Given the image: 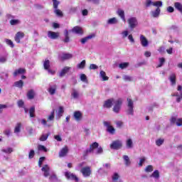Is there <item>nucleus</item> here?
Here are the masks:
<instances>
[{
	"label": "nucleus",
	"mask_w": 182,
	"mask_h": 182,
	"mask_svg": "<svg viewBox=\"0 0 182 182\" xmlns=\"http://www.w3.org/2000/svg\"><path fill=\"white\" fill-rule=\"evenodd\" d=\"M71 96L75 100L79 99L80 97V93L79 92V90L73 88L71 92Z\"/></svg>",
	"instance_id": "6ab92c4d"
},
{
	"label": "nucleus",
	"mask_w": 182,
	"mask_h": 182,
	"mask_svg": "<svg viewBox=\"0 0 182 182\" xmlns=\"http://www.w3.org/2000/svg\"><path fill=\"white\" fill-rule=\"evenodd\" d=\"M48 36L50 38V39H57L59 37V33L48 31Z\"/></svg>",
	"instance_id": "412c9836"
},
{
	"label": "nucleus",
	"mask_w": 182,
	"mask_h": 182,
	"mask_svg": "<svg viewBox=\"0 0 182 182\" xmlns=\"http://www.w3.org/2000/svg\"><path fill=\"white\" fill-rule=\"evenodd\" d=\"M4 134H6V136H11V129H6L4 132Z\"/></svg>",
	"instance_id": "774afa93"
},
{
	"label": "nucleus",
	"mask_w": 182,
	"mask_h": 182,
	"mask_svg": "<svg viewBox=\"0 0 182 182\" xmlns=\"http://www.w3.org/2000/svg\"><path fill=\"white\" fill-rule=\"evenodd\" d=\"M80 79L81 82H83L84 83H89V80H87V77L85 74H81L80 75Z\"/></svg>",
	"instance_id": "e433bc0d"
},
{
	"label": "nucleus",
	"mask_w": 182,
	"mask_h": 182,
	"mask_svg": "<svg viewBox=\"0 0 182 182\" xmlns=\"http://www.w3.org/2000/svg\"><path fill=\"white\" fill-rule=\"evenodd\" d=\"M177 90L178 92L172 93L171 96L176 97V102L179 103V102H181L182 100V86L178 85Z\"/></svg>",
	"instance_id": "20e7f679"
},
{
	"label": "nucleus",
	"mask_w": 182,
	"mask_h": 182,
	"mask_svg": "<svg viewBox=\"0 0 182 182\" xmlns=\"http://www.w3.org/2000/svg\"><path fill=\"white\" fill-rule=\"evenodd\" d=\"M73 117L76 122H80V120H82V112L76 111L74 112Z\"/></svg>",
	"instance_id": "5701e85b"
},
{
	"label": "nucleus",
	"mask_w": 182,
	"mask_h": 182,
	"mask_svg": "<svg viewBox=\"0 0 182 182\" xmlns=\"http://www.w3.org/2000/svg\"><path fill=\"white\" fill-rule=\"evenodd\" d=\"M92 38H95V35L92 34V35L87 36V37L82 38L80 40V42L81 43H82V45H85V43H86V42H87L89 39H92Z\"/></svg>",
	"instance_id": "c756f323"
},
{
	"label": "nucleus",
	"mask_w": 182,
	"mask_h": 182,
	"mask_svg": "<svg viewBox=\"0 0 182 182\" xmlns=\"http://www.w3.org/2000/svg\"><path fill=\"white\" fill-rule=\"evenodd\" d=\"M166 62V59L164 58H159V65H157L156 68H161L164 65V63Z\"/></svg>",
	"instance_id": "603ef678"
},
{
	"label": "nucleus",
	"mask_w": 182,
	"mask_h": 182,
	"mask_svg": "<svg viewBox=\"0 0 182 182\" xmlns=\"http://www.w3.org/2000/svg\"><path fill=\"white\" fill-rule=\"evenodd\" d=\"M64 174L67 180H74V181L76 182L79 181V178H77L76 175L70 173V171H66Z\"/></svg>",
	"instance_id": "1a4fd4ad"
},
{
	"label": "nucleus",
	"mask_w": 182,
	"mask_h": 182,
	"mask_svg": "<svg viewBox=\"0 0 182 182\" xmlns=\"http://www.w3.org/2000/svg\"><path fill=\"white\" fill-rule=\"evenodd\" d=\"M59 58L61 59V60H68V59H72V58H73V55L70 53H62L59 55Z\"/></svg>",
	"instance_id": "a211bd4d"
},
{
	"label": "nucleus",
	"mask_w": 182,
	"mask_h": 182,
	"mask_svg": "<svg viewBox=\"0 0 182 182\" xmlns=\"http://www.w3.org/2000/svg\"><path fill=\"white\" fill-rule=\"evenodd\" d=\"M27 97L30 100L33 99V97H35V91L33 90H30L27 93Z\"/></svg>",
	"instance_id": "c9c22d12"
},
{
	"label": "nucleus",
	"mask_w": 182,
	"mask_h": 182,
	"mask_svg": "<svg viewBox=\"0 0 182 182\" xmlns=\"http://www.w3.org/2000/svg\"><path fill=\"white\" fill-rule=\"evenodd\" d=\"M1 151L3 153H6V154H11V153H12V151H14V149L11 147H8L6 149H2Z\"/></svg>",
	"instance_id": "58836bf2"
},
{
	"label": "nucleus",
	"mask_w": 182,
	"mask_h": 182,
	"mask_svg": "<svg viewBox=\"0 0 182 182\" xmlns=\"http://www.w3.org/2000/svg\"><path fill=\"white\" fill-rule=\"evenodd\" d=\"M177 116L171 117L170 119V122L171 124H176L177 123Z\"/></svg>",
	"instance_id": "6e6d98bb"
},
{
	"label": "nucleus",
	"mask_w": 182,
	"mask_h": 182,
	"mask_svg": "<svg viewBox=\"0 0 182 182\" xmlns=\"http://www.w3.org/2000/svg\"><path fill=\"white\" fill-rule=\"evenodd\" d=\"M128 39L131 43H134V38H133V35L130 34L128 36Z\"/></svg>",
	"instance_id": "69168bd1"
},
{
	"label": "nucleus",
	"mask_w": 182,
	"mask_h": 182,
	"mask_svg": "<svg viewBox=\"0 0 182 182\" xmlns=\"http://www.w3.org/2000/svg\"><path fill=\"white\" fill-rule=\"evenodd\" d=\"M160 8H156V10L151 11V15L153 16V18H159L160 16Z\"/></svg>",
	"instance_id": "393cba45"
},
{
	"label": "nucleus",
	"mask_w": 182,
	"mask_h": 182,
	"mask_svg": "<svg viewBox=\"0 0 182 182\" xmlns=\"http://www.w3.org/2000/svg\"><path fill=\"white\" fill-rule=\"evenodd\" d=\"M43 68L45 70H47L49 75H55V71L50 70V61L49 60H45L43 62Z\"/></svg>",
	"instance_id": "6e6552de"
},
{
	"label": "nucleus",
	"mask_w": 182,
	"mask_h": 182,
	"mask_svg": "<svg viewBox=\"0 0 182 182\" xmlns=\"http://www.w3.org/2000/svg\"><path fill=\"white\" fill-rule=\"evenodd\" d=\"M14 86L16 87H18L19 89H22V87H23V81L22 80H20L19 81L15 82Z\"/></svg>",
	"instance_id": "72a5a7b5"
},
{
	"label": "nucleus",
	"mask_w": 182,
	"mask_h": 182,
	"mask_svg": "<svg viewBox=\"0 0 182 182\" xmlns=\"http://www.w3.org/2000/svg\"><path fill=\"white\" fill-rule=\"evenodd\" d=\"M121 35L122 36V38L124 39V38H127L129 36V31H124L122 32Z\"/></svg>",
	"instance_id": "680f3d73"
},
{
	"label": "nucleus",
	"mask_w": 182,
	"mask_h": 182,
	"mask_svg": "<svg viewBox=\"0 0 182 182\" xmlns=\"http://www.w3.org/2000/svg\"><path fill=\"white\" fill-rule=\"evenodd\" d=\"M103 124L105 127L107 129V132L109 133V134H114L116 133V129L113 126H112V123L109 121H104Z\"/></svg>",
	"instance_id": "39448f33"
},
{
	"label": "nucleus",
	"mask_w": 182,
	"mask_h": 182,
	"mask_svg": "<svg viewBox=\"0 0 182 182\" xmlns=\"http://www.w3.org/2000/svg\"><path fill=\"white\" fill-rule=\"evenodd\" d=\"M49 133L43 134L39 139L40 141H46V140H48V137H49Z\"/></svg>",
	"instance_id": "4c0bfd02"
},
{
	"label": "nucleus",
	"mask_w": 182,
	"mask_h": 182,
	"mask_svg": "<svg viewBox=\"0 0 182 182\" xmlns=\"http://www.w3.org/2000/svg\"><path fill=\"white\" fill-rule=\"evenodd\" d=\"M154 6H156L157 8H161V6H163V2L161 1H154Z\"/></svg>",
	"instance_id": "3c124183"
},
{
	"label": "nucleus",
	"mask_w": 182,
	"mask_h": 182,
	"mask_svg": "<svg viewBox=\"0 0 182 182\" xmlns=\"http://www.w3.org/2000/svg\"><path fill=\"white\" fill-rule=\"evenodd\" d=\"M144 5L146 8H150V6H154V1L151 0H146L144 2Z\"/></svg>",
	"instance_id": "f704fd0d"
},
{
	"label": "nucleus",
	"mask_w": 182,
	"mask_h": 182,
	"mask_svg": "<svg viewBox=\"0 0 182 182\" xmlns=\"http://www.w3.org/2000/svg\"><path fill=\"white\" fill-rule=\"evenodd\" d=\"M25 36V33H23V32L18 31L15 37H14V40L17 43H21V39H23Z\"/></svg>",
	"instance_id": "ddd939ff"
},
{
	"label": "nucleus",
	"mask_w": 182,
	"mask_h": 182,
	"mask_svg": "<svg viewBox=\"0 0 182 182\" xmlns=\"http://www.w3.org/2000/svg\"><path fill=\"white\" fill-rule=\"evenodd\" d=\"M117 14L121 19L123 21V22H126V17L124 16V11L122 10L121 9H119L117 11Z\"/></svg>",
	"instance_id": "b1692460"
},
{
	"label": "nucleus",
	"mask_w": 182,
	"mask_h": 182,
	"mask_svg": "<svg viewBox=\"0 0 182 182\" xmlns=\"http://www.w3.org/2000/svg\"><path fill=\"white\" fill-rule=\"evenodd\" d=\"M19 23H21V21L18 19H12L10 21V24L12 26L19 25Z\"/></svg>",
	"instance_id": "09e8293b"
},
{
	"label": "nucleus",
	"mask_w": 182,
	"mask_h": 182,
	"mask_svg": "<svg viewBox=\"0 0 182 182\" xmlns=\"http://www.w3.org/2000/svg\"><path fill=\"white\" fill-rule=\"evenodd\" d=\"M156 145L158 146V147H160V146H162V144H164V139L159 138L156 140Z\"/></svg>",
	"instance_id": "a19ab883"
},
{
	"label": "nucleus",
	"mask_w": 182,
	"mask_h": 182,
	"mask_svg": "<svg viewBox=\"0 0 182 182\" xmlns=\"http://www.w3.org/2000/svg\"><path fill=\"white\" fill-rule=\"evenodd\" d=\"M72 32L73 33H76L77 35H83V30L80 26H75L72 29Z\"/></svg>",
	"instance_id": "aec40b11"
},
{
	"label": "nucleus",
	"mask_w": 182,
	"mask_h": 182,
	"mask_svg": "<svg viewBox=\"0 0 182 182\" xmlns=\"http://www.w3.org/2000/svg\"><path fill=\"white\" fill-rule=\"evenodd\" d=\"M35 156V151L31 149L28 154V159H32Z\"/></svg>",
	"instance_id": "bf43d9fd"
},
{
	"label": "nucleus",
	"mask_w": 182,
	"mask_h": 182,
	"mask_svg": "<svg viewBox=\"0 0 182 182\" xmlns=\"http://www.w3.org/2000/svg\"><path fill=\"white\" fill-rule=\"evenodd\" d=\"M30 117H35V107H31L29 109Z\"/></svg>",
	"instance_id": "8fccbe9b"
},
{
	"label": "nucleus",
	"mask_w": 182,
	"mask_h": 182,
	"mask_svg": "<svg viewBox=\"0 0 182 182\" xmlns=\"http://www.w3.org/2000/svg\"><path fill=\"white\" fill-rule=\"evenodd\" d=\"M85 66H86V60H83L80 63L77 65V68H78V69H84Z\"/></svg>",
	"instance_id": "c03bdc74"
},
{
	"label": "nucleus",
	"mask_w": 182,
	"mask_h": 182,
	"mask_svg": "<svg viewBox=\"0 0 182 182\" xmlns=\"http://www.w3.org/2000/svg\"><path fill=\"white\" fill-rule=\"evenodd\" d=\"M115 124H116L117 127H122L123 122H122V121H117V122H115Z\"/></svg>",
	"instance_id": "e2e57ef3"
},
{
	"label": "nucleus",
	"mask_w": 182,
	"mask_h": 182,
	"mask_svg": "<svg viewBox=\"0 0 182 182\" xmlns=\"http://www.w3.org/2000/svg\"><path fill=\"white\" fill-rule=\"evenodd\" d=\"M127 114H130L131 116H133V114H134V103H133V100H132V99L130 98H127Z\"/></svg>",
	"instance_id": "423d86ee"
},
{
	"label": "nucleus",
	"mask_w": 182,
	"mask_h": 182,
	"mask_svg": "<svg viewBox=\"0 0 182 182\" xmlns=\"http://www.w3.org/2000/svg\"><path fill=\"white\" fill-rule=\"evenodd\" d=\"M150 177H152L154 180H159V178H160V172L159 170H155L152 174L150 175Z\"/></svg>",
	"instance_id": "bb28decb"
},
{
	"label": "nucleus",
	"mask_w": 182,
	"mask_h": 182,
	"mask_svg": "<svg viewBox=\"0 0 182 182\" xmlns=\"http://www.w3.org/2000/svg\"><path fill=\"white\" fill-rule=\"evenodd\" d=\"M41 171L44 177H49L50 176V168L48 165H44L41 168Z\"/></svg>",
	"instance_id": "9b49d317"
},
{
	"label": "nucleus",
	"mask_w": 182,
	"mask_h": 182,
	"mask_svg": "<svg viewBox=\"0 0 182 182\" xmlns=\"http://www.w3.org/2000/svg\"><path fill=\"white\" fill-rule=\"evenodd\" d=\"M170 82L171 85H176V74H172L169 77Z\"/></svg>",
	"instance_id": "79ce46f5"
},
{
	"label": "nucleus",
	"mask_w": 182,
	"mask_h": 182,
	"mask_svg": "<svg viewBox=\"0 0 182 182\" xmlns=\"http://www.w3.org/2000/svg\"><path fill=\"white\" fill-rule=\"evenodd\" d=\"M122 79L125 81V82H133V77H132L129 75H124Z\"/></svg>",
	"instance_id": "de8ad7c7"
},
{
	"label": "nucleus",
	"mask_w": 182,
	"mask_h": 182,
	"mask_svg": "<svg viewBox=\"0 0 182 182\" xmlns=\"http://www.w3.org/2000/svg\"><path fill=\"white\" fill-rule=\"evenodd\" d=\"M119 22V21L117 20V18L116 17L109 18L107 21V24L108 25H116V23H117Z\"/></svg>",
	"instance_id": "7c9ffc66"
},
{
	"label": "nucleus",
	"mask_w": 182,
	"mask_h": 182,
	"mask_svg": "<svg viewBox=\"0 0 182 182\" xmlns=\"http://www.w3.org/2000/svg\"><path fill=\"white\" fill-rule=\"evenodd\" d=\"M68 146L63 148L59 152L60 157H65V156L68 154Z\"/></svg>",
	"instance_id": "cd10ccee"
},
{
	"label": "nucleus",
	"mask_w": 182,
	"mask_h": 182,
	"mask_svg": "<svg viewBox=\"0 0 182 182\" xmlns=\"http://www.w3.org/2000/svg\"><path fill=\"white\" fill-rule=\"evenodd\" d=\"M129 63H122L119 65V69H126L128 68Z\"/></svg>",
	"instance_id": "a18cd8bd"
},
{
	"label": "nucleus",
	"mask_w": 182,
	"mask_h": 182,
	"mask_svg": "<svg viewBox=\"0 0 182 182\" xmlns=\"http://www.w3.org/2000/svg\"><path fill=\"white\" fill-rule=\"evenodd\" d=\"M8 60V53L0 55V63H5Z\"/></svg>",
	"instance_id": "2f4dec72"
},
{
	"label": "nucleus",
	"mask_w": 182,
	"mask_h": 182,
	"mask_svg": "<svg viewBox=\"0 0 182 182\" xmlns=\"http://www.w3.org/2000/svg\"><path fill=\"white\" fill-rule=\"evenodd\" d=\"M5 42L9 46H10V48H14L15 46L14 45V42H12L11 40L6 38Z\"/></svg>",
	"instance_id": "864d4df0"
},
{
	"label": "nucleus",
	"mask_w": 182,
	"mask_h": 182,
	"mask_svg": "<svg viewBox=\"0 0 182 182\" xmlns=\"http://www.w3.org/2000/svg\"><path fill=\"white\" fill-rule=\"evenodd\" d=\"M174 7L177 11H178L182 14V4L180 2H176L174 4Z\"/></svg>",
	"instance_id": "473e14b6"
},
{
	"label": "nucleus",
	"mask_w": 182,
	"mask_h": 182,
	"mask_svg": "<svg viewBox=\"0 0 182 182\" xmlns=\"http://www.w3.org/2000/svg\"><path fill=\"white\" fill-rule=\"evenodd\" d=\"M140 42L141 46L144 48H146V46H149V41H147V38L143 35L140 36Z\"/></svg>",
	"instance_id": "dca6fc26"
},
{
	"label": "nucleus",
	"mask_w": 182,
	"mask_h": 182,
	"mask_svg": "<svg viewBox=\"0 0 182 182\" xmlns=\"http://www.w3.org/2000/svg\"><path fill=\"white\" fill-rule=\"evenodd\" d=\"M90 70H96V69H99V66H97L96 64H91L90 65Z\"/></svg>",
	"instance_id": "052dcab7"
},
{
	"label": "nucleus",
	"mask_w": 182,
	"mask_h": 182,
	"mask_svg": "<svg viewBox=\"0 0 182 182\" xmlns=\"http://www.w3.org/2000/svg\"><path fill=\"white\" fill-rule=\"evenodd\" d=\"M81 173L84 177H89L92 173V171H90V167H84L81 169Z\"/></svg>",
	"instance_id": "4468645a"
},
{
	"label": "nucleus",
	"mask_w": 182,
	"mask_h": 182,
	"mask_svg": "<svg viewBox=\"0 0 182 182\" xmlns=\"http://www.w3.org/2000/svg\"><path fill=\"white\" fill-rule=\"evenodd\" d=\"M126 144H127V148L133 149V140H132V139H127Z\"/></svg>",
	"instance_id": "ea45409f"
},
{
	"label": "nucleus",
	"mask_w": 182,
	"mask_h": 182,
	"mask_svg": "<svg viewBox=\"0 0 182 182\" xmlns=\"http://www.w3.org/2000/svg\"><path fill=\"white\" fill-rule=\"evenodd\" d=\"M56 89H58V86L55 84L50 85V87L48 88V92L51 96H53L55 93H56Z\"/></svg>",
	"instance_id": "f3484780"
},
{
	"label": "nucleus",
	"mask_w": 182,
	"mask_h": 182,
	"mask_svg": "<svg viewBox=\"0 0 182 182\" xmlns=\"http://www.w3.org/2000/svg\"><path fill=\"white\" fill-rule=\"evenodd\" d=\"M153 170H154V168H153V166L149 165L145 168L144 171L145 173H151Z\"/></svg>",
	"instance_id": "37998d69"
},
{
	"label": "nucleus",
	"mask_w": 182,
	"mask_h": 182,
	"mask_svg": "<svg viewBox=\"0 0 182 182\" xmlns=\"http://www.w3.org/2000/svg\"><path fill=\"white\" fill-rule=\"evenodd\" d=\"M53 120H55V109H53L47 120L43 119H41V123L45 127H50L53 124V123H52Z\"/></svg>",
	"instance_id": "f03ea898"
},
{
	"label": "nucleus",
	"mask_w": 182,
	"mask_h": 182,
	"mask_svg": "<svg viewBox=\"0 0 182 182\" xmlns=\"http://www.w3.org/2000/svg\"><path fill=\"white\" fill-rule=\"evenodd\" d=\"M38 150H39V151H45V152L48 151V149L43 145H38Z\"/></svg>",
	"instance_id": "4d7b16f0"
},
{
	"label": "nucleus",
	"mask_w": 182,
	"mask_h": 182,
	"mask_svg": "<svg viewBox=\"0 0 182 182\" xmlns=\"http://www.w3.org/2000/svg\"><path fill=\"white\" fill-rule=\"evenodd\" d=\"M100 77L102 79V81L105 82L106 80H109V77L106 76V72L101 70L100 72Z\"/></svg>",
	"instance_id": "c85d7f7f"
},
{
	"label": "nucleus",
	"mask_w": 182,
	"mask_h": 182,
	"mask_svg": "<svg viewBox=\"0 0 182 182\" xmlns=\"http://www.w3.org/2000/svg\"><path fill=\"white\" fill-rule=\"evenodd\" d=\"M70 70V67H64L60 72L59 77H63V76H65V75H66V73H68Z\"/></svg>",
	"instance_id": "4be33fe9"
},
{
	"label": "nucleus",
	"mask_w": 182,
	"mask_h": 182,
	"mask_svg": "<svg viewBox=\"0 0 182 182\" xmlns=\"http://www.w3.org/2000/svg\"><path fill=\"white\" fill-rule=\"evenodd\" d=\"M63 107H60L58 112H57V115L59 118L62 117V114H63Z\"/></svg>",
	"instance_id": "49530a36"
},
{
	"label": "nucleus",
	"mask_w": 182,
	"mask_h": 182,
	"mask_svg": "<svg viewBox=\"0 0 182 182\" xmlns=\"http://www.w3.org/2000/svg\"><path fill=\"white\" fill-rule=\"evenodd\" d=\"M22 130V123L18 122L15 127H14V133L17 136V137H19V133H21Z\"/></svg>",
	"instance_id": "f8f14e48"
},
{
	"label": "nucleus",
	"mask_w": 182,
	"mask_h": 182,
	"mask_svg": "<svg viewBox=\"0 0 182 182\" xmlns=\"http://www.w3.org/2000/svg\"><path fill=\"white\" fill-rule=\"evenodd\" d=\"M166 11L169 14H173V12H174V8H173L172 6H168L167 7Z\"/></svg>",
	"instance_id": "0e129e2a"
},
{
	"label": "nucleus",
	"mask_w": 182,
	"mask_h": 182,
	"mask_svg": "<svg viewBox=\"0 0 182 182\" xmlns=\"http://www.w3.org/2000/svg\"><path fill=\"white\" fill-rule=\"evenodd\" d=\"M53 4L54 9H58V6H59L60 2L58 0H52Z\"/></svg>",
	"instance_id": "13d9d810"
},
{
	"label": "nucleus",
	"mask_w": 182,
	"mask_h": 182,
	"mask_svg": "<svg viewBox=\"0 0 182 182\" xmlns=\"http://www.w3.org/2000/svg\"><path fill=\"white\" fill-rule=\"evenodd\" d=\"M103 153V148L99 146V143L94 142L90 145V148L87 149L83 152L84 157H86L88 154H102Z\"/></svg>",
	"instance_id": "f257e3e1"
},
{
	"label": "nucleus",
	"mask_w": 182,
	"mask_h": 182,
	"mask_svg": "<svg viewBox=\"0 0 182 182\" xmlns=\"http://www.w3.org/2000/svg\"><path fill=\"white\" fill-rule=\"evenodd\" d=\"M128 23L131 29H134V28H136V26L139 25V23L137 22V18L136 17H130L128 19Z\"/></svg>",
	"instance_id": "0eeeda50"
},
{
	"label": "nucleus",
	"mask_w": 182,
	"mask_h": 182,
	"mask_svg": "<svg viewBox=\"0 0 182 182\" xmlns=\"http://www.w3.org/2000/svg\"><path fill=\"white\" fill-rule=\"evenodd\" d=\"M54 14H55V15H57V16H63V13L62 12V11H60L58 9H55Z\"/></svg>",
	"instance_id": "5fc2aeb1"
},
{
	"label": "nucleus",
	"mask_w": 182,
	"mask_h": 182,
	"mask_svg": "<svg viewBox=\"0 0 182 182\" xmlns=\"http://www.w3.org/2000/svg\"><path fill=\"white\" fill-rule=\"evenodd\" d=\"M114 99H109L107 100L104 103V107H106L107 109H110V107H112V106H113L114 103Z\"/></svg>",
	"instance_id": "2eb2a0df"
},
{
	"label": "nucleus",
	"mask_w": 182,
	"mask_h": 182,
	"mask_svg": "<svg viewBox=\"0 0 182 182\" xmlns=\"http://www.w3.org/2000/svg\"><path fill=\"white\" fill-rule=\"evenodd\" d=\"M109 147L112 149V150H119V149L122 147V141L119 140L113 141Z\"/></svg>",
	"instance_id": "9d476101"
},
{
	"label": "nucleus",
	"mask_w": 182,
	"mask_h": 182,
	"mask_svg": "<svg viewBox=\"0 0 182 182\" xmlns=\"http://www.w3.org/2000/svg\"><path fill=\"white\" fill-rule=\"evenodd\" d=\"M176 126H182V118H178L177 119Z\"/></svg>",
	"instance_id": "338daca9"
},
{
	"label": "nucleus",
	"mask_w": 182,
	"mask_h": 182,
	"mask_svg": "<svg viewBox=\"0 0 182 182\" xmlns=\"http://www.w3.org/2000/svg\"><path fill=\"white\" fill-rule=\"evenodd\" d=\"M113 105H114L113 112L114 113H119L120 112V109H122V105H123V100L121 98L115 100L114 101Z\"/></svg>",
	"instance_id": "7ed1b4c3"
},
{
	"label": "nucleus",
	"mask_w": 182,
	"mask_h": 182,
	"mask_svg": "<svg viewBox=\"0 0 182 182\" xmlns=\"http://www.w3.org/2000/svg\"><path fill=\"white\" fill-rule=\"evenodd\" d=\"M25 72H26L25 68H19L14 71V77H16V76H18V75H23V73H25Z\"/></svg>",
	"instance_id": "a878e982"
}]
</instances>
